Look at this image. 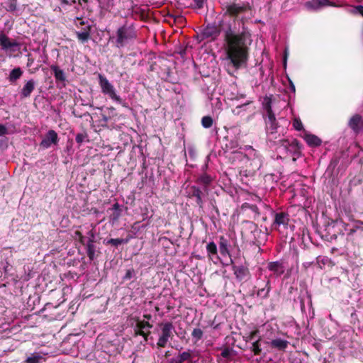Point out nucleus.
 Instances as JSON below:
<instances>
[{"mask_svg":"<svg viewBox=\"0 0 363 363\" xmlns=\"http://www.w3.org/2000/svg\"><path fill=\"white\" fill-rule=\"evenodd\" d=\"M35 83L33 79H30L27 81L20 91L21 99H26L30 97L31 93L35 89Z\"/></svg>","mask_w":363,"mask_h":363,"instance_id":"nucleus-18","label":"nucleus"},{"mask_svg":"<svg viewBox=\"0 0 363 363\" xmlns=\"http://www.w3.org/2000/svg\"><path fill=\"white\" fill-rule=\"evenodd\" d=\"M246 97V94L242 93H238L235 96L232 97V100H240L241 99H245Z\"/></svg>","mask_w":363,"mask_h":363,"instance_id":"nucleus-51","label":"nucleus"},{"mask_svg":"<svg viewBox=\"0 0 363 363\" xmlns=\"http://www.w3.org/2000/svg\"><path fill=\"white\" fill-rule=\"evenodd\" d=\"M129 240L130 238H111L106 242V244H110L113 246L118 247L119 245L128 243Z\"/></svg>","mask_w":363,"mask_h":363,"instance_id":"nucleus-33","label":"nucleus"},{"mask_svg":"<svg viewBox=\"0 0 363 363\" xmlns=\"http://www.w3.org/2000/svg\"><path fill=\"white\" fill-rule=\"evenodd\" d=\"M138 328L140 329L147 330L152 328V325L148 321L145 320H137L136 322Z\"/></svg>","mask_w":363,"mask_h":363,"instance_id":"nucleus-38","label":"nucleus"},{"mask_svg":"<svg viewBox=\"0 0 363 363\" xmlns=\"http://www.w3.org/2000/svg\"><path fill=\"white\" fill-rule=\"evenodd\" d=\"M23 74V71L21 67H16L13 69L9 74V81L13 84L15 83L18 79H19Z\"/></svg>","mask_w":363,"mask_h":363,"instance_id":"nucleus-27","label":"nucleus"},{"mask_svg":"<svg viewBox=\"0 0 363 363\" xmlns=\"http://www.w3.org/2000/svg\"><path fill=\"white\" fill-rule=\"evenodd\" d=\"M144 319L150 320L152 318V315L150 314H144Z\"/></svg>","mask_w":363,"mask_h":363,"instance_id":"nucleus-59","label":"nucleus"},{"mask_svg":"<svg viewBox=\"0 0 363 363\" xmlns=\"http://www.w3.org/2000/svg\"><path fill=\"white\" fill-rule=\"evenodd\" d=\"M150 331L149 330H145L144 333V335H142L144 337L145 341H147L148 337L150 335Z\"/></svg>","mask_w":363,"mask_h":363,"instance_id":"nucleus-57","label":"nucleus"},{"mask_svg":"<svg viewBox=\"0 0 363 363\" xmlns=\"http://www.w3.org/2000/svg\"><path fill=\"white\" fill-rule=\"evenodd\" d=\"M50 69L54 73L56 82H65L66 80V77L64 71L60 69V67L57 65H52L50 66Z\"/></svg>","mask_w":363,"mask_h":363,"instance_id":"nucleus-25","label":"nucleus"},{"mask_svg":"<svg viewBox=\"0 0 363 363\" xmlns=\"http://www.w3.org/2000/svg\"><path fill=\"white\" fill-rule=\"evenodd\" d=\"M213 208L215 209L216 212L219 214V211H218V208H217V206H213Z\"/></svg>","mask_w":363,"mask_h":363,"instance_id":"nucleus-64","label":"nucleus"},{"mask_svg":"<svg viewBox=\"0 0 363 363\" xmlns=\"http://www.w3.org/2000/svg\"><path fill=\"white\" fill-rule=\"evenodd\" d=\"M194 1L199 9H201L203 6L204 0H194Z\"/></svg>","mask_w":363,"mask_h":363,"instance_id":"nucleus-53","label":"nucleus"},{"mask_svg":"<svg viewBox=\"0 0 363 363\" xmlns=\"http://www.w3.org/2000/svg\"><path fill=\"white\" fill-rule=\"evenodd\" d=\"M220 355L223 357V358H228L230 355V350L229 348L226 347L225 348L222 352H221V354Z\"/></svg>","mask_w":363,"mask_h":363,"instance_id":"nucleus-48","label":"nucleus"},{"mask_svg":"<svg viewBox=\"0 0 363 363\" xmlns=\"http://www.w3.org/2000/svg\"><path fill=\"white\" fill-rule=\"evenodd\" d=\"M121 206L119 205V203L118 202L115 203L112 208H110V210L111 211H116V210H121Z\"/></svg>","mask_w":363,"mask_h":363,"instance_id":"nucleus-55","label":"nucleus"},{"mask_svg":"<svg viewBox=\"0 0 363 363\" xmlns=\"http://www.w3.org/2000/svg\"><path fill=\"white\" fill-rule=\"evenodd\" d=\"M252 101L249 100V101H246L245 103H244V104H241V105H240V106H238L236 107V108H237V109H238V108H244V107H245L246 106H247V105H249V104H252Z\"/></svg>","mask_w":363,"mask_h":363,"instance_id":"nucleus-56","label":"nucleus"},{"mask_svg":"<svg viewBox=\"0 0 363 363\" xmlns=\"http://www.w3.org/2000/svg\"><path fill=\"white\" fill-rule=\"evenodd\" d=\"M170 355H171L170 352H169V351H167V352H165L164 357H169V356H170Z\"/></svg>","mask_w":363,"mask_h":363,"instance_id":"nucleus-63","label":"nucleus"},{"mask_svg":"<svg viewBox=\"0 0 363 363\" xmlns=\"http://www.w3.org/2000/svg\"><path fill=\"white\" fill-rule=\"evenodd\" d=\"M88 234L90 236V238L89 239H92V241H94V232L92 230H90L88 233Z\"/></svg>","mask_w":363,"mask_h":363,"instance_id":"nucleus-58","label":"nucleus"},{"mask_svg":"<svg viewBox=\"0 0 363 363\" xmlns=\"http://www.w3.org/2000/svg\"><path fill=\"white\" fill-rule=\"evenodd\" d=\"M98 77L101 92L105 95H108L112 100L118 103H122V99L116 94L115 87L109 82L107 78L101 74H99Z\"/></svg>","mask_w":363,"mask_h":363,"instance_id":"nucleus-4","label":"nucleus"},{"mask_svg":"<svg viewBox=\"0 0 363 363\" xmlns=\"http://www.w3.org/2000/svg\"><path fill=\"white\" fill-rule=\"evenodd\" d=\"M302 137L310 147H318L322 143L321 139L317 135L309 133L306 130H304V134Z\"/></svg>","mask_w":363,"mask_h":363,"instance_id":"nucleus-17","label":"nucleus"},{"mask_svg":"<svg viewBox=\"0 0 363 363\" xmlns=\"http://www.w3.org/2000/svg\"><path fill=\"white\" fill-rule=\"evenodd\" d=\"M206 251H207V256L208 259L213 260L216 259H219L218 255V248L217 245L214 242H210L206 245Z\"/></svg>","mask_w":363,"mask_h":363,"instance_id":"nucleus-24","label":"nucleus"},{"mask_svg":"<svg viewBox=\"0 0 363 363\" xmlns=\"http://www.w3.org/2000/svg\"><path fill=\"white\" fill-rule=\"evenodd\" d=\"M162 333L160 336L157 345L158 347H165L169 338H172L174 327L172 322H166L160 324Z\"/></svg>","mask_w":363,"mask_h":363,"instance_id":"nucleus-5","label":"nucleus"},{"mask_svg":"<svg viewBox=\"0 0 363 363\" xmlns=\"http://www.w3.org/2000/svg\"><path fill=\"white\" fill-rule=\"evenodd\" d=\"M272 348L277 349L279 351L284 352L289 345V342L281 338L274 339L270 342H267Z\"/></svg>","mask_w":363,"mask_h":363,"instance_id":"nucleus-19","label":"nucleus"},{"mask_svg":"<svg viewBox=\"0 0 363 363\" xmlns=\"http://www.w3.org/2000/svg\"><path fill=\"white\" fill-rule=\"evenodd\" d=\"M88 138V135L86 132H83V133H77L76 135V138H75V140H76V142L81 145L86 138Z\"/></svg>","mask_w":363,"mask_h":363,"instance_id":"nucleus-40","label":"nucleus"},{"mask_svg":"<svg viewBox=\"0 0 363 363\" xmlns=\"http://www.w3.org/2000/svg\"><path fill=\"white\" fill-rule=\"evenodd\" d=\"M267 268L277 277L281 276L284 272V267L283 266V264L279 262H269L267 265Z\"/></svg>","mask_w":363,"mask_h":363,"instance_id":"nucleus-22","label":"nucleus"},{"mask_svg":"<svg viewBox=\"0 0 363 363\" xmlns=\"http://www.w3.org/2000/svg\"><path fill=\"white\" fill-rule=\"evenodd\" d=\"M91 29V25H87L84 28H82L81 31H77L76 35L77 39L83 43L87 42L90 38Z\"/></svg>","mask_w":363,"mask_h":363,"instance_id":"nucleus-23","label":"nucleus"},{"mask_svg":"<svg viewBox=\"0 0 363 363\" xmlns=\"http://www.w3.org/2000/svg\"><path fill=\"white\" fill-rule=\"evenodd\" d=\"M293 126H294V128L296 130H298V131L302 130H303V131L305 130L303 129V123H302V122H301V119H300V118H295V119L294 120V121H293Z\"/></svg>","mask_w":363,"mask_h":363,"instance_id":"nucleus-41","label":"nucleus"},{"mask_svg":"<svg viewBox=\"0 0 363 363\" xmlns=\"http://www.w3.org/2000/svg\"><path fill=\"white\" fill-rule=\"evenodd\" d=\"M245 230H248L252 235V239L254 242H260L262 236L267 237L266 235L259 228L258 225L252 221L245 220Z\"/></svg>","mask_w":363,"mask_h":363,"instance_id":"nucleus-8","label":"nucleus"},{"mask_svg":"<svg viewBox=\"0 0 363 363\" xmlns=\"http://www.w3.org/2000/svg\"><path fill=\"white\" fill-rule=\"evenodd\" d=\"M161 240H164V241H166V242H167L172 243V242L170 241V240H169V238H166V237L162 238Z\"/></svg>","mask_w":363,"mask_h":363,"instance_id":"nucleus-61","label":"nucleus"},{"mask_svg":"<svg viewBox=\"0 0 363 363\" xmlns=\"http://www.w3.org/2000/svg\"><path fill=\"white\" fill-rule=\"evenodd\" d=\"M260 342H261V337H259L258 338V340H257L252 344V347H250V350L253 352L254 355L258 356V355H260L262 353Z\"/></svg>","mask_w":363,"mask_h":363,"instance_id":"nucleus-32","label":"nucleus"},{"mask_svg":"<svg viewBox=\"0 0 363 363\" xmlns=\"http://www.w3.org/2000/svg\"><path fill=\"white\" fill-rule=\"evenodd\" d=\"M351 13L354 15L359 14L363 17V6L357 5L356 6H354L353 9L351 10Z\"/></svg>","mask_w":363,"mask_h":363,"instance_id":"nucleus-44","label":"nucleus"},{"mask_svg":"<svg viewBox=\"0 0 363 363\" xmlns=\"http://www.w3.org/2000/svg\"><path fill=\"white\" fill-rule=\"evenodd\" d=\"M289 220L290 218L288 213L284 211L277 212L274 213L272 228L275 230H279L281 226L284 228H287Z\"/></svg>","mask_w":363,"mask_h":363,"instance_id":"nucleus-7","label":"nucleus"},{"mask_svg":"<svg viewBox=\"0 0 363 363\" xmlns=\"http://www.w3.org/2000/svg\"><path fill=\"white\" fill-rule=\"evenodd\" d=\"M145 330H142V329H140L139 328H138L137 326V324L135 325V328H134V333H135V336H138V335H144V333H145Z\"/></svg>","mask_w":363,"mask_h":363,"instance_id":"nucleus-49","label":"nucleus"},{"mask_svg":"<svg viewBox=\"0 0 363 363\" xmlns=\"http://www.w3.org/2000/svg\"><path fill=\"white\" fill-rule=\"evenodd\" d=\"M203 335V332L200 328H194L191 333V336L195 340L194 342H197V341L200 340Z\"/></svg>","mask_w":363,"mask_h":363,"instance_id":"nucleus-37","label":"nucleus"},{"mask_svg":"<svg viewBox=\"0 0 363 363\" xmlns=\"http://www.w3.org/2000/svg\"><path fill=\"white\" fill-rule=\"evenodd\" d=\"M92 239H89L86 245V254L90 260L95 259L96 247Z\"/></svg>","mask_w":363,"mask_h":363,"instance_id":"nucleus-28","label":"nucleus"},{"mask_svg":"<svg viewBox=\"0 0 363 363\" xmlns=\"http://www.w3.org/2000/svg\"><path fill=\"white\" fill-rule=\"evenodd\" d=\"M301 147L302 145L296 139H292L291 140V145L288 147L287 152L291 155L294 160L301 156Z\"/></svg>","mask_w":363,"mask_h":363,"instance_id":"nucleus-15","label":"nucleus"},{"mask_svg":"<svg viewBox=\"0 0 363 363\" xmlns=\"http://www.w3.org/2000/svg\"><path fill=\"white\" fill-rule=\"evenodd\" d=\"M108 121H109V117H108L107 116H106L104 114L101 115V121L103 123L101 124L102 126L106 125L107 124V123L108 122Z\"/></svg>","mask_w":363,"mask_h":363,"instance_id":"nucleus-52","label":"nucleus"},{"mask_svg":"<svg viewBox=\"0 0 363 363\" xmlns=\"http://www.w3.org/2000/svg\"><path fill=\"white\" fill-rule=\"evenodd\" d=\"M213 180V179L211 175L206 173H203L196 178L195 182L197 184L201 186V187H203V191H206V194H208V186L209 185H211Z\"/></svg>","mask_w":363,"mask_h":363,"instance_id":"nucleus-16","label":"nucleus"},{"mask_svg":"<svg viewBox=\"0 0 363 363\" xmlns=\"http://www.w3.org/2000/svg\"><path fill=\"white\" fill-rule=\"evenodd\" d=\"M5 4V9L7 11L13 12L17 9V0H7Z\"/></svg>","mask_w":363,"mask_h":363,"instance_id":"nucleus-34","label":"nucleus"},{"mask_svg":"<svg viewBox=\"0 0 363 363\" xmlns=\"http://www.w3.org/2000/svg\"><path fill=\"white\" fill-rule=\"evenodd\" d=\"M259 330L255 329V330L251 331L247 336L243 337V338L246 342H249V341L253 340L259 334Z\"/></svg>","mask_w":363,"mask_h":363,"instance_id":"nucleus-42","label":"nucleus"},{"mask_svg":"<svg viewBox=\"0 0 363 363\" xmlns=\"http://www.w3.org/2000/svg\"><path fill=\"white\" fill-rule=\"evenodd\" d=\"M112 211L113 213L110 216L111 220H113V222L118 221L120 217L121 216L122 209Z\"/></svg>","mask_w":363,"mask_h":363,"instance_id":"nucleus-43","label":"nucleus"},{"mask_svg":"<svg viewBox=\"0 0 363 363\" xmlns=\"http://www.w3.org/2000/svg\"><path fill=\"white\" fill-rule=\"evenodd\" d=\"M74 22H75V24L76 26L78 27L79 26H87L89 25L88 24V22L87 21H84L82 18H76V19L74 20Z\"/></svg>","mask_w":363,"mask_h":363,"instance_id":"nucleus-46","label":"nucleus"},{"mask_svg":"<svg viewBox=\"0 0 363 363\" xmlns=\"http://www.w3.org/2000/svg\"><path fill=\"white\" fill-rule=\"evenodd\" d=\"M274 143L279 145L280 147H283L287 152L288 147L291 145V140L288 139H279L278 141H274Z\"/></svg>","mask_w":363,"mask_h":363,"instance_id":"nucleus-36","label":"nucleus"},{"mask_svg":"<svg viewBox=\"0 0 363 363\" xmlns=\"http://www.w3.org/2000/svg\"><path fill=\"white\" fill-rule=\"evenodd\" d=\"M44 357L40 353L34 352L28 357L24 361V363H41Z\"/></svg>","mask_w":363,"mask_h":363,"instance_id":"nucleus-30","label":"nucleus"},{"mask_svg":"<svg viewBox=\"0 0 363 363\" xmlns=\"http://www.w3.org/2000/svg\"><path fill=\"white\" fill-rule=\"evenodd\" d=\"M333 5L329 0H311L305 3V7L309 11H318L320 9Z\"/></svg>","mask_w":363,"mask_h":363,"instance_id":"nucleus-13","label":"nucleus"},{"mask_svg":"<svg viewBox=\"0 0 363 363\" xmlns=\"http://www.w3.org/2000/svg\"><path fill=\"white\" fill-rule=\"evenodd\" d=\"M241 208L242 210L249 209V210L252 211L253 213H255V216H254L255 219L258 218L260 215V212H259L258 207L255 204H251V203L245 202L242 204Z\"/></svg>","mask_w":363,"mask_h":363,"instance_id":"nucleus-31","label":"nucleus"},{"mask_svg":"<svg viewBox=\"0 0 363 363\" xmlns=\"http://www.w3.org/2000/svg\"><path fill=\"white\" fill-rule=\"evenodd\" d=\"M360 228V227L359 226H354L352 228H350L348 230H349V233H348V235H352L354 234L357 230V229Z\"/></svg>","mask_w":363,"mask_h":363,"instance_id":"nucleus-54","label":"nucleus"},{"mask_svg":"<svg viewBox=\"0 0 363 363\" xmlns=\"http://www.w3.org/2000/svg\"><path fill=\"white\" fill-rule=\"evenodd\" d=\"M120 104H122V106L125 108L128 107V104L126 102L123 101V100H122V103H120Z\"/></svg>","mask_w":363,"mask_h":363,"instance_id":"nucleus-62","label":"nucleus"},{"mask_svg":"<svg viewBox=\"0 0 363 363\" xmlns=\"http://www.w3.org/2000/svg\"><path fill=\"white\" fill-rule=\"evenodd\" d=\"M59 141L57 133L54 130H50L40 143L44 149L49 148L52 145H57Z\"/></svg>","mask_w":363,"mask_h":363,"instance_id":"nucleus-10","label":"nucleus"},{"mask_svg":"<svg viewBox=\"0 0 363 363\" xmlns=\"http://www.w3.org/2000/svg\"><path fill=\"white\" fill-rule=\"evenodd\" d=\"M189 197L196 199V203L200 208L203 207L204 200L203 197L206 194L203 187L200 188L198 186L193 185L189 188Z\"/></svg>","mask_w":363,"mask_h":363,"instance_id":"nucleus-9","label":"nucleus"},{"mask_svg":"<svg viewBox=\"0 0 363 363\" xmlns=\"http://www.w3.org/2000/svg\"><path fill=\"white\" fill-rule=\"evenodd\" d=\"M219 250L221 255H230L228 241L226 238H224V236H220L219 238Z\"/></svg>","mask_w":363,"mask_h":363,"instance_id":"nucleus-26","label":"nucleus"},{"mask_svg":"<svg viewBox=\"0 0 363 363\" xmlns=\"http://www.w3.org/2000/svg\"><path fill=\"white\" fill-rule=\"evenodd\" d=\"M265 123L267 135L269 141H276L277 139L280 138L281 135H283L284 129H282V130H279L280 127L278 125L276 117L274 118V120H265Z\"/></svg>","mask_w":363,"mask_h":363,"instance_id":"nucleus-6","label":"nucleus"},{"mask_svg":"<svg viewBox=\"0 0 363 363\" xmlns=\"http://www.w3.org/2000/svg\"><path fill=\"white\" fill-rule=\"evenodd\" d=\"M174 22L180 26H183L186 23V19L183 16H174Z\"/></svg>","mask_w":363,"mask_h":363,"instance_id":"nucleus-45","label":"nucleus"},{"mask_svg":"<svg viewBox=\"0 0 363 363\" xmlns=\"http://www.w3.org/2000/svg\"><path fill=\"white\" fill-rule=\"evenodd\" d=\"M19 45L15 40L10 39L3 31L0 33V48L3 50H11Z\"/></svg>","mask_w":363,"mask_h":363,"instance_id":"nucleus-12","label":"nucleus"},{"mask_svg":"<svg viewBox=\"0 0 363 363\" xmlns=\"http://www.w3.org/2000/svg\"><path fill=\"white\" fill-rule=\"evenodd\" d=\"M136 35L132 26L125 24L118 28L116 31V47L123 48L125 43L135 38Z\"/></svg>","mask_w":363,"mask_h":363,"instance_id":"nucleus-3","label":"nucleus"},{"mask_svg":"<svg viewBox=\"0 0 363 363\" xmlns=\"http://www.w3.org/2000/svg\"><path fill=\"white\" fill-rule=\"evenodd\" d=\"M8 133L6 127L4 125L0 124V136L5 135Z\"/></svg>","mask_w":363,"mask_h":363,"instance_id":"nucleus-50","label":"nucleus"},{"mask_svg":"<svg viewBox=\"0 0 363 363\" xmlns=\"http://www.w3.org/2000/svg\"><path fill=\"white\" fill-rule=\"evenodd\" d=\"M234 274L238 280L240 281H245L250 277V271L247 267L242 265L233 266Z\"/></svg>","mask_w":363,"mask_h":363,"instance_id":"nucleus-14","label":"nucleus"},{"mask_svg":"<svg viewBox=\"0 0 363 363\" xmlns=\"http://www.w3.org/2000/svg\"><path fill=\"white\" fill-rule=\"evenodd\" d=\"M213 120L210 116H205L201 118V125L205 128H209L213 125Z\"/></svg>","mask_w":363,"mask_h":363,"instance_id":"nucleus-35","label":"nucleus"},{"mask_svg":"<svg viewBox=\"0 0 363 363\" xmlns=\"http://www.w3.org/2000/svg\"><path fill=\"white\" fill-rule=\"evenodd\" d=\"M252 11V6L249 2H242V3H237L235 1L233 2H228L225 5V15L228 16L230 18H233L234 19L233 22H231L233 23V26L235 27V20L236 19H240V21L242 22V28L245 27L244 26V15L248 13L249 11Z\"/></svg>","mask_w":363,"mask_h":363,"instance_id":"nucleus-2","label":"nucleus"},{"mask_svg":"<svg viewBox=\"0 0 363 363\" xmlns=\"http://www.w3.org/2000/svg\"><path fill=\"white\" fill-rule=\"evenodd\" d=\"M220 33L223 36L227 59L235 69H240L249 58V47L252 41L251 33L244 27L241 31H237L230 21H220L218 25L208 24L202 35L204 38L215 40Z\"/></svg>","mask_w":363,"mask_h":363,"instance_id":"nucleus-1","label":"nucleus"},{"mask_svg":"<svg viewBox=\"0 0 363 363\" xmlns=\"http://www.w3.org/2000/svg\"><path fill=\"white\" fill-rule=\"evenodd\" d=\"M349 128L352 130L355 134L363 132V118L359 114L353 115L347 123Z\"/></svg>","mask_w":363,"mask_h":363,"instance_id":"nucleus-11","label":"nucleus"},{"mask_svg":"<svg viewBox=\"0 0 363 363\" xmlns=\"http://www.w3.org/2000/svg\"><path fill=\"white\" fill-rule=\"evenodd\" d=\"M192 352L190 350L179 353L177 357L172 358L168 363H184L186 361L191 362Z\"/></svg>","mask_w":363,"mask_h":363,"instance_id":"nucleus-21","label":"nucleus"},{"mask_svg":"<svg viewBox=\"0 0 363 363\" xmlns=\"http://www.w3.org/2000/svg\"><path fill=\"white\" fill-rule=\"evenodd\" d=\"M74 234H75V236L79 238V242L82 243V245H85L84 237L82 235V233L80 231L77 230V231H75Z\"/></svg>","mask_w":363,"mask_h":363,"instance_id":"nucleus-47","label":"nucleus"},{"mask_svg":"<svg viewBox=\"0 0 363 363\" xmlns=\"http://www.w3.org/2000/svg\"><path fill=\"white\" fill-rule=\"evenodd\" d=\"M271 290L270 281L268 280L264 283V287L259 289L257 293L258 296L262 298H267L269 296V293Z\"/></svg>","mask_w":363,"mask_h":363,"instance_id":"nucleus-29","label":"nucleus"},{"mask_svg":"<svg viewBox=\"0 0 363 363\" xmlns=\"http://www.w3.org/2000/svg\"><path fill=\"white\" fill-rule=\"evenodd\" d=\"M290 88L293 92H295V86L291 81H290Z\"/></svg>","mask_w":363,"mask_h":363,"instance_id":"nucleus-60","label":"nucleus"},{"mask_svg":"<svg viewBox=\"0 0 363 363\" xmlns=\"http://www.w3.org/2000/svg\"><path fill=\"white\" fill-rule=\"evenodd\" d=\"M272 96H265L263 100L262 106L264 109L266 111V118L265 120L272 119L274 120L275 115L272 111Z\"/></svg>","mask_w":363,"mask_h":363,"instance_id":"nucleus-20","label":"nucleus"},{"mask_svg":"<svg viewBox=\"0 0 363 363\" xmlns=\"http://www.w3.org/2000/svg\"><path fill=\"white\" fill-rule=\"evenodd\" d=\"M135 277V269L131 267L130 269H128L125 272V275L123 276V280L125 281H128V280H130L132 278Z\"/></svg>","mask_w":363,"mask_h":363,"instance_id":"nucleus-39","label":"nucleus"}]
</instances>
